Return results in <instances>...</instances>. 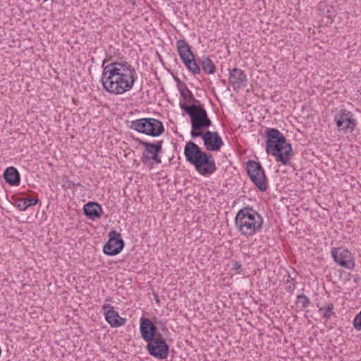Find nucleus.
Wrapping results in <instances>:
<instances>
[{"instance_id": "nucleus-1", "label": "nucleus", "mask_w": 361, "mask_h": 361, "mask_svg": "<svg viewBox=\"0 0 361 361\" xmlns=\"http://www.w3.org/2000/svg\"><path fill=\"white\" fill-rule=\"evenodd\" d=\"M135 68L127 62H114L104 67L102 82L104 89L116 95L132 89L136 80Z\"/></svg>"}, {"instance_id": "nucleus-2", "label": "nucleus", "mask_w": 361, "mask_h": 361, "mask_svg": "<svg viewBox=\"0 0 361 361\" xmlns=\"http://www.w3.org/2000/svg\"><path fill=\"white\" fill-rule=\"evenodd\" d=\"M266 152L283 165L290 163L293 152L291 145L287 142L283 133L276 128L266 130Z\"/></svg>"}, {"instance_id": "nucleus-3", "label": "nucleus", "mask_w": 361, "mask_h": 361, "mask_svg": "<svg viewBox=\"0 0 361 361\" xmlns=\"http://www.w3.org/2000/svg\"><path fill=\"white\" fill-rule=\"evenodd\" d=\"M262 217L252 207H244L239 210L235 218L237 230L247 237L252 236L262 229Z\"/></svg>"}, {"instance_id": "nucleus-4", "label": "nucleus", "mask_w": 361, "mask_h": 361, "mask_svg": "<svg viewBox=\"0 0 361 361\" xmlns=\"http://www.w3.org/2000/svg\"><path fill=\"white\" fill-rule=\"evenodd\" d=\"M180 106L190 118L192 137H200L202 135V129H207L212 126V121L203 106L195 104L188 105L185 103H180Z\"/></svg>"}, {"instance_id": "nucleus-5", "label": "nucleus", "mask_w": 361, "mask_h": 361, "mask_svg": "<svg viewBox=\"0 0 361 361\" xmlns=\"http://www.w3.org/2000/svg\"><path fill=\"white\" fill-rule=\"evenodd\" d=\"M129 128L152 137H158L164 131L163 123L153 118H142L131 121Z\"/></svg>"}, {"instance_id": "nucleus-6", "label": "nucleus", "mask_w": 361, "mask_h": 361, "mask_svg": "<svg viewBox=\"0 0 361 361\" xmlns=\"http://www.w3.org/2000/svg\"><path fill=\"white\" fill-rule=\"evenodd\" d=\"M246 170L250 180L262 192L267 189V180L262 165L255 161L250 160L247 162Z\"/></svg>"}, {"instance_id": "nucleus-7", "label": "nucleus", "mask_w": 361, "mask_h": 361, "mask_svg": "<svg viewBox=\"0 0 361 361\" xmlns=\"http://www.w3.org/2000/svg\"><path fill=\"white\" fill-rule=\"evenodd\" d=\"M140 144L145 147L144 152L141 157L143 164H160L161 162L160 152L162 150L163 141H157L155 143L147 142L142 140L139 141Z\"/></svg>"}, {"instance_id": "nucleus-8", "label": "nucleus", "mask_w": 361, "mask_h": 361, "mask_svg": "<svg viewBox=\"0 0 361 361\" xmlns=\"http://www.w3.org/2000/svg\"><path fill=\"white\" fill-rule=\"evenodd\" d=\"M146 348L149 355L157 359H166L169 353V346L160 333L151 341H147Z\"/></svg>"}, {"instance_id": "nucleus-9", "label": "nucleus", "mask_w": 361, "mask_h": 361, "mask_svg": "<svg viewBox=\"0 0 361 361\" xmlns=\"http://www.w3.org/2000/svg\"><path fill=\"white\" fill-rule=\"evenodd\" d=\"M334 121L338 131L343 133H352L357 124V121L353 118V114L346 109H341L339 114L335 115Z\"/></svg>"}, {"instance_id": "nucleus-10", "label": "nucleus", "mask_w": 361, "mask_h": 361, "mask_svg": "<svg viewBox=\"0 0 361 361\" xmlns=\"http://www.w3.org/2000/svg\"><path fill=\"white\" fill-rule=\"evenodd\" d=\"M124 247V241L121 235L114 230L109 233V240L104 245V252L109 256H114L121 252Z\"/></svg>"}, {"instance_id": "nucleus-11", "label": "nucleus", "mask_w": 361, "mask_h": 361, "mask_svg": "<svg viewBox=\"0 0 361 361\" xmlns=\"http://www.w3.org/2000/svg\"><path fill=\"white\" fill-rule=\"evenodd\" d=\"M331 256L334 261L341 267L348 269H353L355 267V262L353 259L351 252L343 247H334L331 251Z\"/></svg>"}, {"instance_id": "nucleus-12", "label": "nucleus", "mask_w": 361, "mask_h": 361, "mask_svg": "<svg viewBox=\"0 0 361 361\" xmlns=\"http://www.w3.org/2000/svg\"><path fill=\"white\" fill-rule=\"evenodd\" d=\"M195 169L203 176L213 173L216 170V164L212 154L204 152L194 165Z\"/></svg>"}, {"instance_id": "nucleus-13", "label": "nucleus", "mask_w": 361, "mask_h": 361, "mask_svg": "<svg viewBox=\"0 0 361 361\" xmlns=\"http://www.w3.org/2000/svg\"><path fill=\"white\" fill-rule=\"evenodd\" d=\"M202 137L204 147L208 151L217 152L219 151L224 142L221 137L219 136L217 132L206 131L202 132Z\"/></svg>"}, {"instance_id": "nucleus-14", "label": "nucleus", "mask_w": 361, "mask_h": 361, "mask_svg": "<svg viewBox=\"0 0 361 361\" xmlns=\"http://www.w3.org/2000/svg\"><path fill=\"white\" fill-rule=\"evenodd\" d=\"M140 331L146 342L151 341L158 334L156 326L149 319L145 317L140 318Z\"/></svg>"}, {"instance_id": "nucleus-15", "label": "nucleus", "mask_w": 361, "mask_h": 361, "mask_svg": "<svg viewBox=\"0 0 361 361\" xmlns=\"http://www.w3.org/2000/svg\"><path fill=\"white\" fill-rule=\"evenodd\" d=\"M247 81V76L241 69L234 68L229 70L228 82L235 91L245 87Z\"/></svg>"}, {"instance_id": "nucleus-16", "label": "nucleus", "mask_w": 361, "mask_h": 361, "mask_svg": "<svg viewBox=\"0 0 361 361\" xmlns=\"http://www.w3.org/2000/svg\"><path fill=\"white\" fill-rule=\"evenodd\" d=\"M200 147L195 142L190 141L185 146L184 154L186 160L191 164L195 165L200 157L203 154Z\"/></svg>"}, {"instance_id": "nucleus-17", "label": "nucleus", "mask_w": 361, "mask_h": 361, "mask_svg": "<svg viewBox=\"0 0 361 361\" xmlns=\"http://www.w3.org/2000/svg\"><path fill=\"white\" fill-rule=\"evenodd\" d=\"M105 319L110 324L111 327H118L123 326L126 319L125 318L121 317L118 313L114 310V308H111V310H107L104 313Z\"/></svg>"}, {"instance_id": "nucleus-18", "label": "nucleus", "mask_w": 361, "mask_h": 361, "mask_svg": "<svg viewBox=\"0 0 361 361\" xmlns=\"http://www.w3.org/2000/svg\"><path fill=\"white\" fill-rule=\"evenodd\" d=\"M83 211L86 216L94 220L101 216L102 209L98 203L89 202L85 204Z\"/></svg>"}, {"instance_id": "nucleus-19", "label": "nucleus", "mask_w": 361, "mask_h": 361, "mask_svg": "<svg viewBox=\"0 0 361 361\" xmlns=\"http://www.w3.org/2000/svg\"><path fill=\"white\" fill-rule=\"evenodd\" d=\"M4 178L6 182L11 185H18L20 184V173L15 167H8L4 173Z\"/></svg>"}, {"instance_id": "nucleus-20", "label": "nucleus", "mask_w": 361, "mask_h": 361, "mask_svg": "<svg viewBox=\"0 0 361 361\" xmlns=\"http://www.w3.org/2000/svg\"><path fill=\"white\" fill-rule=\"evenodd\" d=\"M177 51L181 60L187 58H194V54L190 49V47L185 39H179L176 42Z\"/></svg>"}, {"instance_id": "nucleus-21", "label": "nucleus", "mask_w": 361, "mask_h": 361, "mask_svg": "<svg viewBox=\"0 0 361 361\" xmlns=\"http://www.w3.org/2000/svg\"><path fill=\"white\" fill-rule=\"evenodd\" d=\"M178 88L184 100L188 102H192V104H195L198 102L185 84L179 82Z\"/></svg>"}, {"instance_id": "nucleus-22", "label": "nucleus", "mask_w": 361, "mask_h": 361, "mask_svg": "<svg viewBox=\"0 0 361 361\" xmlns=\"http://www.w3.org/2000/svg\"><path fill=\"white\" fill-rule=\"evenodd\" d=\"M199 63L202 66V70L207 74H213L216 72V67L212 61L206 56L199 59Z\"/></svg>"}, {"instance_id": "nucleus-23", "label": "nucleus", "mask_w": 361, "mask_h": 361, "mask_svg": "<svg viewBox=\"0 0 361 361\" xmlns=\"http://www.w3.org/2000/svg\"><path fill=\"white\" fill-rule=\"evenodd\" d=\"M37 202V199L26 197L18 200L16 202V204L19 210L25 211L28 207L35 205Z\"/></svg>"}, {"instance_id": "nucleus-24", "label": "nucleus", "mask_w": 361, "mask_h": 361, "mask_svg": "<svg viewBox=\"0 0 361 361\" xmlns=\"http://www.w3.org/2000/svg\"><path fill=\"white\" fill-rule=\"evenodd\" d=\"M334 304L329 303L324 307H320L319 309V312H320L322 314L324 318L328 320L331 317V316L334 315Z\"/></svg>"}, {"instance_id": "nucleus-25", "label": "nucleus", "mask_w": 361, "mask_h": 361, "mask_svg": "<svg viewBox=\"0 0 361 361\" xmlns=\"http://www.w3.org/2000/svg\"><path fill=\"white\" fill-rule=\"evenodd\" d=\"M297 302L302 304V307L306 308L310 304V299L304 294H300L297 296Z\"/></svg>"}, {"instance_id": "nucleus-26", "label": "nucleus", "mask_w": 361, "mask_h": 361, "mask_svg": "<svg viewBox=\"0 0 361 361\" xmlns=\"http://www.w3.org/2000/svg\"><path fill=\"white\" fill-rule=\"evenodd\" d=\"M190 66L188 67V70L192 72L194 75H197L200 73V68L197 62L194 59Z\"/></svg>"}, {"instance_id": "nucleus-27", "label": "nucleus", "mask_w": 361, "mask_h": 361, "mask_svg": "<svg viewBox=\"0 0 361 361\" xmlns=\"http://www.w3.org/2000/svg\"><path fill=\"white\" fill-rule=\"evenodd\" d=\"M353 326L357 331L361 330V311L355 317Z\"/></svg>"}, {"instance_id": "nucleus-28", "label": "nucleus", "mask_w": 361, "mask_h": 361, "mask_svg": "<svg viewBox=\"0 0 361 361\" xmlns=\"http://www.w3.org/2000/svg\"><path fill=\"white\" fill-rule=\"evenodd\" d=\"M195 57L194 58H187L184 60H182L183 63L185 64V66L187 67V68L188 69V67L190 66V65L191 64L192 61L194 60Z\"/></svg>"}, {"instance_id": "nucleus-29", "label": "nucleus", "mask_w": 361, "mask_h": 361, "mask_svg": "<svg viewBox=\"0 0 361 361\" xmlns=\"http://www.w3.org/2000/svg\"><path fill=\"white\" fill-rule=\"evenodd\" d=\"M290 284L287 286L286 288V291L293 293L295 288V283H290Z\"/></svg>"}, {"instance_id": "nucleus-30", "label": "nucleus", "mask_w": 361, "mask_h": 361, "mask_svg": "<svg viewBox=\"0 0 361 361\" xmlns=\"http://www.w3.org/2000/svg\"><path fill=\"white\" fill-rule=\"evenodd\" d=\"M295 281V278L292 277L290 274H288V279L286 280V283H292Z\"/></svg>"}, {"instance_id": "nucleus-31", "label": "nucleus", "mask_w": 361, "mask_h": 361, "mask_svg": "<svg viewBox=\"0 0 361 361\" xmlns=\"http://www.w3.org/2000/svg\"><path fill=\"white\" fill-rule=\"evenodd\" d=\"M111 308H114V307L110 304H104L103 305V309L104 310H111Z\"/></svg>"}, {"instance_id": "nucleus-32", "label": "nucleus", "mask_w": 361, "mask_h": 361, "mask_svg": "<svg viewBox=\"0 0 361 361\" xmlns=\"http://www.w3.org/2000/svg\"><path fill=\"white\" fill-rule=\"evenodd\" d=\"M240 267H241V264H240V262H235L234 263V268H235V269H240Z\"/></svg>"}, {"instance_id": "nucleus-33", "label": "nucleus", "mask_w": 361, "mask_h": 361, "mask_svg": "<svg viewBox=\"0 0 361 361\" xmlns=\"http://www.w3.org/2000/svg\"><path fill=\"white\" fill-rule=\"evenodd\" d=\"M80 183H78V184H75L74 183H70L69 185H68V187H71V185H72L73 187L75 186V185H80Z\"/></svg>"}, {"instance_id": "nucleus-34", "label": "nucleus", "mask_w": 361, "mask_h": 361, "mask_svg": "<svg viewBox=\"0 0 361 361\" xmlns=\"http://www.w3.org/2000/svg\"><path fill=\"white\" fill-rule=\"evenodd\" d=\"M156 300H157V302H159V299H158V298H157V297H156Z\"/></svg>"}, {"instance_id": "nucleus-35", "label": "nucleus", "mask_w": 361, "mask_h": 361, "mask_svg": "<svg viewBox=\"0 0 361 361\" xmlns=\"http://www.w3.org/2000/svg\"><path fill=\"white\" fill-rule=\"evenodd\" d=\"M360 94H361V92H360Z\"/></svg>"}]
</instances>
